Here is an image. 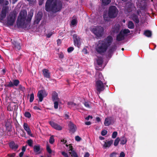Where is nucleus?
Returning <instances> with one entry per match:
<instances>
[{
	"mask_svg": "<svg viewBox=\"0 0 157 157\" xmlns=\"http://www.w3.org/2000/svg\"><path fill=\"white\" fill-rule=\"evenodd\" d=\"M113 40L112 37L109 36L104 41H99L96 48V51L98 52L101 53L104 52L108 49V52L109 53H112L116 50L117 47L115 45L110 46Z\"/></svg>",
	"mask_w": 157,
	"mask_h": 157,
	"instance_id": "nucleus-1",
	"label": "nucleus"
},
{
	"mask_svg": "<svg viewBox=\"0 0 157 157\" xmlns=\"http://www.w3.org/2000/svg\"><path fill=\"white\" fill-rule=\"evenodd\" d=\"M62 7V3L60 1L47 0L45 5V10L47 11H52L56 13L60 11Z\"/></svg>",
	"mask_w": 157,
	"mask_h": 157,
	"instance_id": "nucleus-2",
	"label": "nucleus"
},
{
	"mask_svg": "<svg viewBox=\"0 0 157 157\" xmlns=\"http://www.w3.org/2000/svg\"><path fill=\"white\" fill-rule=\"evenodd\" d=\"M98 74H97L96 76V81L95 82V88L97 91V93L99 95L101 92L103 91L105 89L106 83L104 82L103 80V77L101 73L98 74V77H97V76Z\"/></svg>",
	"mask_w": 157,
	"mask_h": 157,
	"instance_id": "nucleus-3",
	"label": "nucleus"
},
{
	"mask_svg": "<svg viewBox=\"0 0 157 157\" xmlns=\"http://www.w3.org/2000/svg\"><path fill=\"white\" fill-rule=\"evenodd\" d=\"M27 12L25 10H21L19 13L17 22L18 28H26L28 23H26L25 20L27 17Z\"/></svg>",
	"mask_w": 157,
	"mask_h": 157,
	"instance_id": "nucleus-4",
	"label": "nucleus"
},
{
	"mask_svg": "<svg viewBox=\"0 0 157 157\" xmlns=\"http://www.w3.org/2000/svg\"><path fill=\"white\" fill-rule=\"evenodd\" d=\"M118 12V10L115 6H110L108 9V15L106 13H105L103 15L104 20L108 21L110 20V18H113L116 17Z\"/></svg>",
	"mask_w": 157,
	"mask_h": 157,
	"instance_id": "nucleus-5",
	"label": "nucleus"
},
{
	"mask_svg": "<svg viewBox=\"0 0 157 157\" xmlns=\"http://www.w3.org/2000/svg\"><path fill=\"white\" fill-rule=\"evenodd\" d=\"M90 30L98 37L102 36L104 33V28L101 26L92 27L90 29Z\"/></svg>",
	"mask_w": 157,
	"mask_h": 157,
	"instance_id": "nucleus-6",
	"label": "nucleus"
},
{
	"mask_svg": "<svg viewBox=\"0 0 157 157\" xmlns=\"http://www.w3.org/2000/svg\"><path fill=\"white\" fill-rule=\"evenodd\" d=\"M17 13L16 11L11 12L7 17V24L8 25H13L15 21Z\"/></svg>",
	"mask_w": 157,
	"mask_h": 157,
	"instance_id": "nucleus-7",
	"label": "nucleus"
},
{
	"mask_svg": "<svg viewBox=\"0 0 157 157\" xmlns=\"http://www.w3.org/2000/svg\"><path fill=\"white\" fill-rule=\"evenodd\" d=\"M130 31L128 29L122 30L117 36V40L120 41L124 39V36L130 34Z\"/></svg>",
	"mask_w": 157,
	"mask_h": 157,
	"instance_id": "nucleus-8",
	"label": "nucleus"
},
{
	"mask_svg": "<svg viewBox=\"0 0 157 157\" xmlns=\"http://www.w3.org/2000/svg\"><path fill=\"white\" fill-rule=\"evenodd\" d=\"M73 38L75 46L77 47L78 48H79L81 44V42L82 41V40L76 34L73 35Z\"/></svg>",
	"mask_w": 157,
	"mask_h": 157,
	"instance_id": "nucleus-9",
	"label": "nucleus"
},
{
	"mask_svg": "<svg viewBox=\"0 0 157 157\" xmlns=\"http://www.w3.org/2000/svg\"><path fill=\"white\" fill-rule=\"evenodd\" d=\"M8 7L7 6L3 7L0 15V20L2 21L6 17Z\"/></svg>",
	"mask_w": 157,
	"mask_h": 157,
	"instance_id": "nucleus-10",
	"label": "nucleus"
},
{
	"mask_svg": "<svg viewBox=\"0 0 157 157\" xmlns=\"http://www.w3.org/2000/svg\"><path fill=\"white\" fill-rule=\"evenodd\" d=\"M48 94L45 90H41L38 91L37 94V96L39 99L40 101H42L43 99V98L46 96Z\"/></svg>",
	"mask_w": 157,
	"mask_h": 157,
	"instance_id": "nucleus-11",
	"label": "nucleus"
},
{
	"mask_svg": "<svg viewBox=\"0 0 157 157\" xmlns=\"http://www.w3.org/2000/svg\"><path fill=\"white\" fill-rule=\"evenodd\" d=\"M140 12V10L135 11L134 12V13L131 15L130 16L131 18L136 23H139V21L137 16L136 14L137 15H139Z\"/></svg>",
	"mask_w": 157,
	"mask_h": 157,
	"instance_id": "nucleus-12",
	"label": "nucleus"
},
{
	"mask_svg": "<svg viewBox=\"0 0 157 157\" xmlns=\"http://www.w3.org/2000/svg\"><path fill=\"white\" fill-rule=\"evenodd\" d=\"M49 124L52 127L56 130H61L62 129V127L61 126L58 124L54 123L53 121H50L49 122Z\"/></svg>",
	"mask_w": 157,
	"mask_h": 157,
	"instance_id": "nucleus-13",
	"label": "nucleus"
},
{
	"mask_svg": "<svg viewBox=\"0 0 157 157\" xmlns=\"http://www.w3.org/2000/svg\"><path fill=\"white\" fill-rule=\"evenodd\" d=\"M67 104L69 106V107L70 108L74 107L75 109H78L79 108H81V106L80 104H78L77 105L72 101L68 102Z\"/></svg>",
	"mask_w": 157,
	"mask_h": 157,
	"instance_id": "nucleus-14",
	"label": "nucleus"
},
{
	"mask_svg": "<svg viewBox=\"0 0 157 157\" xmlns=\"http://www.w3.org/2000/svg\"><path fill=\"white\" fill-rule=\"evenodd\" d=\"M23 127L27 134L29 136H32V134H31V131L27 124L24 123L23 124Z\"/></svg>",
	"mask_w": 157,
	"mask_h": 157,
	"instance_id": "nucleus-15",
	"label": "nucleus"
},
{
	"mask_svg": "<svg viewBox=\"0 0 157 157\" xmlns=\"http://www.w3.org/2000/svg\"><path fill=\"white\" fill-rule=\"evenodd\" d=\"M112 121L110 117H107L105 118L104 124L105 126H109L112 124Z\"/></svg>",
	"mask_w": 157,
	"mask_h": 157,
	"instance_id": "nucleus-16",
	"label": "nucleus"
},
{
	"mask_svg": "<svg viewBox=\"0 0 157 157\" xmlns=\"http://www.w3.org/2000/svg\"><path fill=\"white\" fill-rule=\"evenodd\" d=\"M42 17V14L41 13H38L36 16L35 22L36 24H38L41 20Z\"/></svg>",
	"mask_w": 157,
	"mask_h": 157,
	"instance_id": "nucleus-17",
	"label": "nucleus"
},
{
	"mask_svg": "<svg viewBox=\"0 0 157 157\" xmlns=\"http://www.w3.org/2000/svg\"><path fill=\"white\" fill-rule=\"evenodd\" d=\"M52 99L53 101H60L58 97V94L55 91L52 92Z\"/></svg>",
	"mask_w": 157,
	"mask_h": 157,
	"instance_id": "nucleus-18",
	"label": "nucleus"
},
{
	"mask_svg": "<svg viewBox=\"0 0 157 157\" xmlns=\"http://www.w3.org/2000/svg\"><path fill=\"white\" fill-rule=\"evenodd\" d=\"M42 72L43 75L45 77L48 78H50V73L48 69H43L42 70Z\"/></svg>",
	"mask_w": 157,
	"mask_h": 157,
	"instance_id": "nucleus-19",
	"label": "nucleus"
},
{
	"mask_svg": "<svg viewBox=\"0 0 157 157\" xmlns=\"http://www.w3.org/2000/svg\"><path fill=\"white\" fill-rule=\"evenodd\" d=\"M113 140H111L110 141L106 140L104 142L103 147L105 148L109 147L113 144Z\"/></svg>",
	"mask_w": 157,
	"mask_h": 157,
	"instance_id": "nucleus-20",
	"label": "nucleus"
},
{
	"mask_svg": "<svg viewBox=\"0 0 157 157\" xmlns=\"http://www.w3.org/2000/svg\"><path fill=\"white\" fill-rule=\"evenodd\" d=\"M69 147L70 148L69 151H71L69 153L71 155L72 157H78L77 153L74 151L72 150V147L71 145L70 144Z\"/></svg>",
	"mask_w": 157,
	"mask_h": 157,
	"instance_id": "nucleus-21",
	"label": "nucleus"
},
{
	"mask_svg": "<svg viewBox=\"0 0 157 157\" xmlns=\"http://www.w3.org/2000/svg\"><path fill=\"white\" fill-rule=\"evenodd\" d=\"M68 125L71 131L73 132H75L76 129V127L72 123L70 122Z\"/></svg>",
	"mask_w": 157,
	"mask_h": 157,
	"instance_id": "nucleus-22",
	"label": "nucleus"
},
{
	"mask_svg": "<svg viewBox=\"0 0 157 157\" xmlns=\"http://www.w3.org/2000/svg\"><path fill=\"white\" fill-rule=\"evenodd\" d=\"M10 147L12 149L16 150L18 148V145L14 142H11L10 144Z\"/></svg>",
	"mask_w": 157,
	"mask_h": 157,
	"instance_id": "nucleus-23",
	"label": "nucleus"
},
{
	"mask_svg": "<svg viewBox=\"0 0 157 157\" xmlns=\"http://www.w3.org/2000/svg\"><path fill=\"white\" fill-rule=\"evenodd\" d=\"M120 140V144L122 145H124L127 142V140L126 138L124 137L123 136L121 137V138Z\"/></svg>",
	"mask_w": 157,
	"mask_h": 157,
	"instance_id": "nucleus-24",
	"label": "nucleus"
},
{
	"mask_svg": "<svg viewBox=\"0 0 157 157\" xmlns=\"http://www.w3.org/2000/svg\"><path fill=\"white\" fill-rule=\"evenodd\" d=\"M102 5L106 6L109 4L111 2V0H101Z\"/></svg>",
	"mask_w": 157,
	"mask_h": 157,
	"instance_id": "nucleus-25",
	"label": "nucleus"
},
{
	"mask_svg": "<svg viewBox=\"0 0 157 157\" xmlns=\"http://www.w3.org/2000/svg\"><path fill=\"white\" fill-rule=\"evenodd\" d=\"M97 62L98 65L101 66L103 63V60L102 58L99 57H98L97 59Z\"/></svg>",
	"mask_w": 157,
	"mask_h": 157,
	"instance_id": "nucleus-26",
	"label": "nucleus"
},
{
	"mask_svg": "<svg viewBox=\"0 0 157 157\" xmlns=\"http://www.w3.org/2000/svg\"><path fill=\"white\" fill-rule=\"evenodd\" d=\"M33 15V10H30L28 16V19L27 20L30 21Z\"/></svg>",
	"mask_w": 157,
	"mask_h": 157,
	"instance_id": "nucleus-27",
	"label": "nucleus"
},
{
	"mask_svg": "<svg viewBox=\"0 0 157 157\" xmlns=\"http://www.w3.org/2000/svg\"><path fill=\"white\" fill-rule=\"evenodd\" d=\"M40 150V147L39 145L35 146L34 147V151L36 153H39Z\"/></svg>",
	"mask_w": 157,
	"mask_h": 157,
	"instance_id": "nucleus-28",
	"label": "nucleus"
},
{
	"mask_svg": "<svg viewBox=\"0 0 157 157\" xmlns=\"http://www.w3.org/2000/svg\"><path fill=\"white\" fill-rule=\"evenodd\" d=\"M144 34L148 37L151 36V32L150 31H146L144 32Z\"/></svg>",
	"mask_w": 157,
	"mask_h": 157,
	"instance_id": "nucleus-29",
	"label": "nucleus"
},
{
	"mask_svg": "<svg viewBox=\"0 0 157 157\" xmlns=\"http://www.w3.org/2000/svg\"><path fill=\"white\" fill-rule=\"evenodd\" d=\"M128 27L129 29H133L134 27V25L133 23L131 21H129L128 22Z\"/></svg>",
	"mask_w": 157,
	"mask_h": 157,
	"instance_id": "nucleus-30",
	"label": "nucleus"
},
{
	"mask_svg": "<svg viewBox=\"0 0 157 157\" xmlns=\"http://www.w3.org/2000/svg\"><path fill=\"white\" fill-rule=\"evenodd\" d=\"M29 2V4L31 6L35 4L36 2V0H27Z\"/></svg>",
	"mask_w": 157,
	"mask_h": 157,
	"instance_id": "nucleus-31",
	"label": "nucleus"
},
{
	"mask_svg": "<svg viewBox=\"0 0 157 157\" xmlns=\"http://www.w3.org/2000/svg\"><path fill=\"white\" fill-rule=\"evenodd\" d=\"M120 141V138L119 137L117 138L114 140V145L115 146H117L118 145Z\"/></svg>",
	"mask_w": 157,
	"mask_h": 157,
	"instance_id": "nucleus-32",
	"label": "nucleus"
},
{
	"mask_svg": "<svg viewBox=\"0 0 157 157\" xmlns=\"http://www.w3.org/2000/svg\"><path fill=\"white\" fill-rule=\"evenodd\" d=\"M14 46L15 48L17 50H19L21 48V45L20 43H15L14 44Z\"/></svg>",
	"mask_w": 157,
	"mask_h": 157,
	"instance_id": "nucleus-33",
	"label": "nucleus"
},
{
	"mask_svg": "<svg viewBox=\"0 0 157 157\" xmlns=\"http://www.w3.org/2000/svg\"><path fill=\"white\" fill-rule=\"evenodd\" d=\"M24 115L25 117L28 118H30L31 116L30 113L28 112H25L24 114Z\"/></svg>",
	"mask_w": 157,
	"mask_h": 157,
	"instance_id": "nucleus-34",
	"label": "nucleus"
},
{
	"mask_svg": "<svg viewBox=\"0 0 157 157\" xmlns=\"http://www.w3.org/2000/svg\"><path fill=\"white\" fill-rule=\"evenodd\" d=\"M34 95L33 93L31 94L30 96V99H29V101L30 102H32L34 99Z\"/></svg>",
	"mask_w": 157,
	"mask_h": 157,
	"instance_id": "nucleus-35",
	"label": "nucleus"
},
{
	"mask_svg": "<svg viewBox=\"0 0 157 157\" xmlns=\"http://www.w3.org/2000/svg\"><path fill=\"white\" fill-rule=\"evenodd\" d=\"M54 102V107L56 109H57L58 108V102L59 101H53Z\"/></svg>",
	"mask_w": 157,
	"mask_h": 157,
	"instance_id": "nucleus-36",
	"label": "nucleus"
},
{
	"mask_svg": "<svg viewBox=\"0 0 157 157\" xmlns=\"http://www.w3.org/2000/svg\"><path fill=\"white\" fill-rule=\"evenodd\" d=\"M27 143L29 146L31 147L33 144V141L32 140L29 139L27 140Z\"/></svg>",
	"mask_w": 157,
	"mask_h": 157,
	"instance_id": "nucleus-37",
	"label": "nucleus"
},
{
	"mask_svg": "<svg viewBox=\"0 0 157 157\" xmlns=\"http://www.w3.org/2000/svg\"><path fill=\"white\" fill-rule=\"evenodd\" d=\"M77 23V20L76 19H74L72 20L71 22V25H76Z\"/></svg>",
	"mask_w": 157,
	"mask_h": 157,
	"instance_id": "nucleus-38",
	"label": "nucleus"
},
{
	"mask_svg": "<svg viewBox=\"0 0 157 157\" xmlns=\"http://www.w3.org/2000/svg\"><path fill=\"white\" fill-rule=\"evenodd\" d=\"M19 83V82L18 80H15L13 81V84L14 86H17Z\"/></svg>",
	"mask_w": 157,
	"mask_h": 157,
	"instance_id": "nucleus-39",
	"label": "nucleus"
},
{
	"mask_svg": "<svg viewBox=\"0 0 157 157\" xmlns=\"http://www.w3.org/2000/svg\"><path fill=\"white\" fill-rule=\"evenodd\" d=\"M84 104L85 106L88 108L90 107V103L88 102L85 101L84 102Z\"/></svg>",
	"mask_w": 157,
	"mask_h": 157,
	"instance_id": "nucleus-40",
	"label": "nucleus"
},
{
	"mask_svg": "<svg viewBox=\"0 0 157 157\" xmlns=\"http://www.w3.org/2000/svg\"><path fill=\"white\" fill-rule=\"evenodd\" d=\"M46 149H47V151L48 153H49L50 154L52 153V150L50 148L48 145V144L47 145V147H46Z\"/></svg>",
	"mask_w": 157,
	"mask_h": 157,
	"instance_id": "nucleus-41",
	"label": "nucleus"
},
{
	"mask_svg": "<svg viewBox=\"0 0 157 157\" xmlns=\"http://www.w3.org/2000/svg\"><path fill=\"white\" fill-rule=\"evenodd\" d=\"M54 141L53 137V136H51L49 140V143L50 144H52L54 142Z\"/></svg>",
	"mask_w": 157,
	"mask_h": 157,
	"instance_id": "nucleus-42",
	"label": "nucleus"
},
{
	"mask_svg": "<svg viewBox=\"0 0 157 157\" xmlns=\"http://www.w3.org/2000/svg\"><path fill=\"white\" fill-rule=\"evenodd\" d=\"M117 132L115 131V132H113L112 135V138L113 139H114V138H116L117 136Z\"/></svg>",
	"mask_w": 157,
	"mask_h": 157,
	"instance_id": "nucleus-43",
	"label": "nucleus"
},
{
	"mask_svg": "<svg viewBox=\"0 0 157 157\" xmlns=\"http://www.w3.org/2000/svg\"><path fill=\"white\" fill-rule=\"evenodd\" d=\"M117 153L115 152H113L111 154L109 155V157H116Z\"/></svg>",
	"mask_w": 157,
	"mask_h": 157,
	"instance_id": "nucleus-44",
	"label": "nucleus"
},
{
	"mask_svg": "<svg viewBox=\"0 0 157 157\" xmlns=\"http://www.w3.org/2000/svg\"><path fill=\"white\" fill-rule=\"evenodd\" d=\"M54 33V32H50L47 34L46 36L48 38H50L52 36V34Z\"/></svg>",
	"mask_w": 157,
	"mask_h": 157,
	"instance_id": "nucleus-45",
	"label": "nucleus"
},
{
	"mask_svg": "<svg viewBox=\"0 0 157 157\" xmlns=\"http://www.w3.org/2000/svg\"><path fill=\"white\" fill-rule=\"evenodd\" d=\"M107 132L106 130H103L101 132V135L103 136H105L107 134Z\"/></svg>",
	"mask_w": 157,
	"mask_h": 157,
	"instance_id": "nucleus-46",
	"label": "nucleus"
},
{
	"mask_svg": "<svg viewBox=\"0 0 157 157\" xmlns=\"http://www.w3.org/2000/svg\"><path fill=\"white\" fill-rule=\"evenodd\" d=\"M74 50V48L72 47H71L68 48L67 49V52H70Z\"/></svg>",
	"mask_w": 157,
	"mask_h": 157,
	"instance_id": "nucleus-47",
	"label": "nucleus"
},
{
	"mask_svg": "<svg viewBox=\"0 0 157 157\" xmlns=\"http://www.w3.org/2000/svg\"><path fill=\"white\" fill-rule=\"evenodd\" d=\"M75 140L77 141H79L81 140V138L79 136H77L75 137Z\"/></svg>",
	"mask_w": 157,
	"mask_h": 157,
	"instance_id": "nucleus-48",
	"label": "nucleus"
},
{
	"mask_svg": "<svg viewBox=\"0 0 157 157\" xmlns=\"http://www.w3.org/2000/svg\"><path fill=\"white\" fill-rule=\"evenodd\" d=\"M131 8H132V9H133V10L135 9V7L133 6V5L132 4H131V7H130V8L128 10V12H130L131 10Z\"/></svg>",
	"mask_w": 157,
	"mask_h": 157,
	"instance_id": "nucleus-49",
	"label": "nucleus"
},
{
	"mask_svg": "<svg viewBox=\"0 0 157 157\" xmlns=\"http://www.w3.org/2000/svg\"><path fill=\"white\" fill-rule=\"evenodd\" d=\"M116 27V29H115L114 30V33L117 32L119 29V27L118 25H117Z\"/></svg>",
	"mask_w": 157,
	"mask_h": 157,
	"instance_id": "nucleus-50",
	"label": "nucleus"
},
{
	"mask_svg": "<svg viewBox=\"0 0 157 157\" xmlns=\"http://www.w3.org/2000/svg\"><path fill=\"white\" fill-rule=\"evenodd\" d=\"M62 154L64 156V157H68L67 153L63 151L62 152Z\"/></svg>",
	"mask_w": 157,
	"mask_h": 157,
	"instance_id": "nucleus-51",
	"label": "nucleus"
},
{
	"mask_svg": "<svg viewBox=\"0 0 157 157\" xmlns=\"http://www.w3.org/2000/svg\"><path fill=\"white\" fill-rule=\"evenodd\" d=\"M8 86L9 87H12L14 86L13 83L12 82L10 81L8 85Z\"/></svg>",
	"mask_w": 157,
	"mask_h": 157,
	"instance_id": "nucleus-52",
	"label": "nucleus"
},
{
	"mask_svg": "<svg viewBox=\"0 0 157 157\" xmlns=\"http://www.w3.org/2000/svg\"><path fill=\"white\" fill-rule=\"evenodd\" d=\"M59 57L61 59L63 58L64 57V55L62 53H60L59 55Z\"/></svg>",
	"mask_w": 157,
	"mask_h": 157,
	"instance_id": "nucleus-53",
	"label": "nucleus"
},
{
	"mask_svg": "<svg viewBox=\"0 0 157 157\" xmlns=\"http://www.w3.org/2000/svg\"><path fill=\"white\" fill-rule=\"evenodd\" d=\"M125 156V154L123 152H121L120 155V156L119 157H124Z\"/></svg>",
	"mask_w": 157,
	"mask_h": 157,
	"instance_id": "nucleus-54",
	"label": "nucleus"
},
{
	"mask_svg": "<svg viewBox=\"0 0 157 157\" xmlns=\"http://www.w3.org/2000/svg\"><path fill=\"white\" fill-rule=\"evenodd\" d=\"M92 118L93 117L92 116L89 115L87 117L85 118V119L87 120H88L90 118L92 119Z\"/></svg>",
	"mask_w": 157,
	"mask_h": 157,
	"instance_id": "nucleus-55",
	"label": "nucleus"
},
{
	"mask_svg": "<svg viewBox=\"0 0 157 157\" xmlns=\"http://www.w3.org/2000/svg\"><path fill=\"white\" fill-rule=\"evenodd\" d=\"M82 52L84 54H87V50L85 48H84L82 50Z\"/></svg>",
	"mask_w": 157,
	"mask_h": 157,
	"instance_id": "nucleus-56",
	"label": "nucleus"
},
{
	"mask_svg": "<svg viewBox=\"0 0 157 157\" xmlns=\"http://www.w3.org/2000/svg\"><path fill=\"white\" fill-rule=\"evenodd\" d=\"M26 149V147H25V146L23 147L22 148V152H24L25 151Z\"/></svg>",
	"mask_w": 157,
	"mask_h": 157,
	"instance_id": "nucleus-57",
	"label": "nucleus"
},
{
	"mask_svg": "<svg viewBox=\"0 0 157 157\" xmlns=\"http://www.w3.org/2000/svg\"><path fill=\"white\" fill-rule=\"evenodd\" d=\"M90 155L88 152L86 153L84 155V157H89Z\"/></svg>",
	"mask_w": 157,
	"mask_h": 157,
	"instance_id": "nucleus-58",
	"label": "nucleus"
},
{
	"mask_svg": "<svg viewBox=\"0 0 157 157\" xmlns=\"http://www.w3.org/2000/svg\"><path fill=\"white\" fill-rule=\"evenodd\" d=\"M33 109L35 110H40V108L37 106H34Z\"/></svg>",
	"mask_w": 157,
	"mask_h": 157,
	"instance_id": "nucleus-59",
	"label": "nucleus"
},
{
	"mask_svg": "<svg viewBox=\"0 0 157 157\" xmlns=\"http://www.w3.org/2000/svg\"><path fill=\"white\" fill-rule=\"evenodd\" d=\"M24 154V152H21V153H20L19 154V157H22L23 155Z\"/></svg>",
	"mask_w": 157,
	"mask_h": 157,
	"instance_id": "nucleus-60",
	"label": "nucleus"
},
{
	"mask_svg": "<svg viewBox=\"0 0 157 157\" xmlns=\"http://www.w3.org/2000/svg\"><path fill=\"white\" fill-rule=\"evenodd\" d=\"M9 2L7 1H5L4 2V4L6 5H7L9 4Z\"/></svg>",
	"mask_w": 157,
	"mask_h": 157,
	"instance_id": "nucleus-61",
	"label": "nucleus"
},
{
	"mask_svg": "<svg viewBox=\"0 0 157 157\" xmlns=\"http://www.w3.org/2000/svg\"><path fill=\"white\" fill-rule=\"evenodd\" d=\"M85 124L86 125H90V124H91V122L90 121H88V122H86L85 123Z\"/></svg>",
	"mask_w": 157,
	"mask_h": 157,
	"instance_id": "nucleus-62",
	"label": "nucleus"
},
{
	"mask_svg": "<svg viewBox=\"0 0 157 157\" xmlns=\"http://www.w3.org/2000/svg\"><path fill=\"white\" fill-rule=\"evenodd\" d=\"M61 41L60 40L58 39L57 40V43L59 45V44H61Z\"/></svg>",
	"mask_w": 157,
	"mask_h": 157,
	"instance_id": "nucleus-63",
	"label": "nucleus"
},
{
	"mask_svg": "<svg viewBox=\"0 0 157 157\" xmlns=\"http://www.w3.org/2000/svg\"><path fill=\"white\" fill-rule=\"evenodd\" d=\"M15 154L14 153H13V154L9 155V157H14L15 156Z\"/></svg>",
	"mask_w": 157,
	"mask_h": 157,
	"instance_id": "nucleus-64",
	"label": "nucleus"
}]
</instances>
